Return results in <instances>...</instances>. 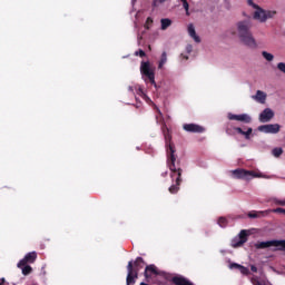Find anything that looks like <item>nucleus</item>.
<instances>
[{
	"label": "nucleus",
	"mask_w": 285,
	"mask_h": 285,
	"mask_svg": "<svg viewBox=\"0 0 285 285\" xmlns=\"http://www.w3.org/2000/svg\"><path fill=\"white\" fill-rule=\"evenodd\" d=\"M188 35L189 37H191V39H194V41H196V43H202V39L199 38V36H197V32L195 31V26H193V23L188 26Z\"/></svg>",
	"instance_id": "15"
},
{
	"label": "nucleus",
	"mask_w": 285,
	"mask_h": 285,
	"mask_svg": "<svg viewBox=\"0 0 285 285\" xmlns=\"http://www.w3.org/2000/svg\"><path fill=\"white\" fill-rule=\"evenodd\" d=\"M160 1V3H164V1H166V0H159Z\"/></svg>",
	"instance_id": "39"
},
{
	"label": "nucleus",
	"mask_w": 285,
	"mask_h": 285,
	"mask_svg": "<svg viewBox=\"0 0 285 285\" xmlns=\"http://www.w3.org/2000/svg\"><path fill=\"white\" fill-rule=\"evenodd\" d=\"M262 57H264L266 61H273V59H275V56H273V53H268L267 51H262Z\"/></svg>",
	"instance_id": "22"
},
{
	"label": "nucleus",
	"mask_w": 285,
	"mask_h": 285,
	"mask_svg": "<svg viewBox=\"0 0 285 285\" xmlns=\"http://www.w3.org/2000/svg\"><path fill=\"white\" fill-rule=\"evenodd\" d=\"M165 140H166V148H167V166L169 170L171 171L170 177L173 181H175L174 185H171L168 188V191L171 195H177L179 193V186H181V173H184V169L177 165V155H175V145L170 141V138H168V135L165 134Z\"/></svg>",
	"instance_id": "1"
},
{
	"label": "nucleus",
	"mask_w": 285,
	"mask_h": 285,
	"mask_svg": "<svg viewBox=\"0 0 285 285\" xmlns=\"http://www.w3.org/2000/svg\"><path fill=\"white\" fill-rule=\"evenodd\" d=\"M259 215H264V212H255V210H253V212L248 213V217L250 219H257V217H259Z\"/></svg>",
	"instance_id": "24"
},
{
	"label": "nucleus",
	"mask_w": 285,
	"mask_h": 285,
	"mask_svg": "<svg viewBox=\"0 0 285 285\" xmlns=\"http://www.w3.org/2000/svg\"><path fill=\"white\" fill-rule=\"evenodd\" d=\"M153 275H159V273L157 272V267L155 265H147L144 276L146 277V279H150Z\"/></svg>",
	"instance_id": "14"
},
{
	"label": "nucleus",
	"mask_w": 285,
	"mask_h": 285,
	"mask_svg": "<svg viewBox=\"0 0 285 285\" xmlns=\"http://www.w3.org/2000/svg\"><path fill=\"white\" fill-rule=\"evenodd\" d=\"M232 173L236 179H248V177H259L257 173L246 169H235Z\"/></svg>",
	"instance_id": "8"
},
{
	"label": "nucleus",
	"mask_w": 285,
	"mask_h": 285,
	"mask_svg": "<svg viewBox=\"0 0 285 285\" xmlns=\"http://www.w3.org/2000/svg\"><path fill=\"white\" fill-rule=\"evenodd\" d=\"M272 153H273L274 157H279L284 153V149L276 147L273 149Z\"/></svg>",
	"instance_id": "26"
},
{
	"label": "nucleus",
	"mask_w": 285,
	"mask_h": 285,
	"mask_svg": "<svg viewBox=\"0 0 285 285\" xmlns=\"http://www.w3.org/2000/svg\"><path fill=\"white\" fill-rule=\"evenodd\" d=\"M183 59H185L186 61H188V56H184L181 55Z\"/></svg>",
	"instance_id": "37"
},
{
	"label": "nucleus",
	"mask_w": 285,
	"mask_h": 285,
	"mask_svg": "<svg viewBox=\"0 0 285 285\" xmlns=\"http://www.w3.org/2000/svg\"><path fill=\"white\" fill-rule=\"evenodd\" d=\"M238 135H244L245 139H250V135H253V128H248L246 131L242 130V127L234 128Z\"/></svg>",
	"instance_id": "16"
},
{
	"label": "nucleus",
	"mask_w": 285,
	"mask_h": 285,
	"mask_svg": "<svg viewBox=\"0 0 285 285\" xmlns=\"http://www.w3.org/2000/svg\"><path fill=\"white\" fill-rule=\"evenodd\" d=\"M135 56H136V57H141V58H144V57H146V51L139 49L138 51L135 52Z\"/></svg>",
	"instance_id": "27"
},
{
	"label": "nucleus",
	"mask_w": 285,
	"mask_h": 285,
	"mask_svg": "<svg viewBox=\"0 0 285 285\" xmlns=\"http://www.w3.org/2000/svg\"><path fill=\"white\" fill-rule=\"evenodd\" d=\"M166 61H168V56H167L166 51H164L161 53V58H160L158 68H161L166 63Z\"/></svg>",
	"instance_id": "23"
},
{
	"label": "nucleus",
	"mask_w": 285,
	"mask_h": 285,
	"mask_svg": "<svg viewBox=\"0 0 285 285\" xmlns=\"http://www.w3.org/2000/svg\"><path fill=\"white\" fill-rule=\"evenodd\" d=\"M229 268H237L239 271V268H242V265L237 264V263H232L229 265Z\"/></svg>",
	"instance_id": "32"
},
{
	"label": "nucleus",
	"mask_w": 285,
	"mask_h": 285,
	"mask_svg": "<svg viewBox=\"0 0 285 285\" xmlns=\"http://www.w3.org/2000/svg\"><path fill=\"white\" fill-rule=\"evenodd\" d=\"M273 117H275V112L273 111V109L266 108L259 115V122L266 124V122L271 121V119H273Z\"/></svg>",
	"instance_id": "12"
},
{
	"label": "nucleus",
	"mask_w": 285,
	"mask_h": 285,
	"mask_svg": "<svg viewBox=\"0 0 285 285\" xmlns=\"http://www.w3.org/2000/svg\"><path fill=\"white\" fill-rule=\"evenodd\" d=\"M238 271H240L242 275H248L249 273L248 268L243 265H240Z\"/></svg>",
	"instance_id": "28"
},
{
	"label": "nucleus",
	"mask_w": 285,
	"mask_h": 285,
	"mask_svg": "<svg viewBox=\"0 0 285 285\" xmlns=\"http://www.w3.org/2000/svg\"><path fill=\"white\" fill-rule=\"evenodd\" d=\"M140 72L142 77H145V81L149 80V83H151V86L157 87V82H155V70L153 69V67H150V62L142 61L140 65Z\"/></svg>",
	"instance_id": "4"
},
{
	"label": "nucleus",
	"mask_w": 285,
	"mask_h": 285,
	"mask_svg": "<svg viewBox=\"0 0 285 285\" xmlns=\"http://www.w3.org/2000/svg\"><path fill=\"white\" fill-rule=\"evenodd\" d=\"M165 175H168V171H166Z\"/></svg>",
	"instance_id": "40"
},
{
	"label": "nucleus",
	"mask_w": 285,
	"mask_h": 285,
	"mask_svg": "<svg viewBox=\"0 0 285 285\" xmlns=\"http://www.w3.org/2000/svg\"><path fill=\"white\" fill-rule=\"evenodd\" d=\"M250 28H253V24L248 20L239 21L237 23V32L240 41L247 46V48L255 49L257 48V41H255Z\"/></svg>",
	"instance_id": "2"
},
{
	"label": "nucleus",
	"mask_w": 285,
	"mask_h": 285,
	"mask_svg": "<svg viewBox=\"0 0 285 285\" xmlns=\"http://www.w3.org/2000/svg\"><path fill=\"white\" fill-rule=\"evenodd\" d=\"M281 128L282 126H279V124H269V125L258 126L259 132H265V135H277Z\"/></svg>",
	"instance_id": "5"
},
{
	"label": "nucleus",
	"mask_w": 285,
	"mask_h": 285,
	"mask_svg": "<svg viewBox=\"0 0 285 285\" xmlns=\"http://www.w3.org/2000/svg\"><path fill=\"white\" fill-rule=\"evenodd\" d=\"M248 6H252L254 10V19L256 21H261V23H265L267 19H273L277 14V11L264 10L258 4H255L253 0L247 1Z\"/></svg>",
	"instance_id": "3"
},
{
	"label": "nucleus",
	"mask_w": 285,
	"mask_h": 285,
	"mask_svg": "<svg viewBox=\"0 0 285 285\" xmlns=\"http://www.w3.org/2000/svg\"><path fill=\"white\" fill-rule=\"evenodd\" d=\"M186 52H187L188 55H190V52H193V45H187V47H186Z\"/></svg>",
	"instance_id": "33"
},
{
	"label": "nucleus",
	"mask_w": 285,
	"mask_h": 285,
	"mask_svg": "<svg viewBox=\"0 0 285 285\" xmlns=\"http://www.w3.org/2000/svg\"><path fill=\"white\" fill-rule=\"evenodd\" d=\"M139 278V274L132 271V261L128 262L127 265V278L126 284L127 285H135L137 284V279Z\"/></svg>",
	"instance_id": "6"
},
{
	"label": "nucleus",
	"mask_w": 285,
	"mask_h": 285,
	"mask_svg": "<svg viewBox=\"0 0 285 285\" xmlns=\"http://www.w3.org/2000/svg\"><path fill=\"white\" fill-rule=\"evenodd\" d=\"M161 23V30H168V28H170V26H173V20L168 19V18H163L160 20Z\"/></svg>",
	"instance_id": "18"
},
{
	"label": "nucleus",
	"mask_w": 285,
	"mask_h": 285,
	"mask_svg": "<svg viewBox=\"0 0 285 285\" xmlns=\"http://www.w3.org/2000/svg\"><path fill=\"white\" fill-rule=\"evenodd\" d=\"M22 271V275H30L32 273V267L30 265H22V267H19Z\"/></svg>",
	"instance_id": "19"
},
{
	"label": "nucleus",
	"mask_w": 285,
	"mask_h": 285,
	"mask_svg": "<svg viewBox=\"0 0 285 285\" xmlns=\"http://www.w3.org/2000/svg\"><path fill=\"white\" fill-rule=\"evenodd\" d=\"M180 1H181V3H183V8H184L185 11H186V16H187V17H190V11H189L190 6L188 4V0H180Z\"/></svg>",
	"instance_id": "21"
},
{
	"label": "nucleus",
	"mask_w": 285,
	"mask_h": 285,
	"mask_svg": "<svg viewBox=\"0 0 285 285\" xmlns=\"http://www.w3.org/2000/svg\"><path fill=\"white\" fill-rule=\"evenodd\" d=\"M277 68H278V70H279L281 72H284V75H285V63H284V62H279V63L277 65Z\"/></svg>",
	"instance_id": "29"
},
{
	"label": "nucleus",
	"mask_w": 285,
	"mask_h": 285,
	"mask_svg": "<svg viewBox=\"0 0 285 285\" xmlns=\"http://www.w3.org/2000/svg\"><path fill=\"white\" fill-rule=\"evenodd\" d=\"M183 129L186 132H197V134L206 132V128L197 124H185L183 125Z\"/></svg>",
	"instance_id": "11"
},
{
	"label": "nucleus",
	"mask_w": 285,
	"mask_h": 285,
	"mask_svg": "<svg viewBox=\"0 0 285 285\" xmlns=\"http://www.w3.org/2000/svg\"><path fill=\"white\" fill-rule=\"evenodd\" d=\"M253 98L256 99V101H259V104H264L266 101V94L262 90H257Z\"/></svg>",
	"instance_id": "17"
},
{
	"label": "nucleus",
	"mask_w": 285,
	"mask_h": 285,
	"mask_svg": "<svg viewBox=\"0 0 285 285\" xmlns=\"http://www.w3.org/2000/svg\"><path fill=\"white\" fill-rule=\"evenodd\" d=\"M283 215H285V210H284V214Z\"/></svg>",
	"instance_id": "41"
},
{
	"label": "nucleus",
	"mask_w": 285,
	"mask_h": 285,
	"mask_svg": "<svg viewBox=\"0 0 285 285\" xmlns=\"http://www.w3.org/2000/svg\"><path fill=\"white\" fill-rule=\"evenodd\" d=\"M275 204L277 206H285V199L281 200V199H275Z\"/></svg>",
	"instance_id": "30"
},
{
	"label": "nucleus",
	"mask_w": 285,
	"mask_h": 285,
	"mask_svg": "<svg viewBox=\"0 0 285 285\" xmlns=\"http://www.w3.org/2000/svg\"><path fill=\"white\" fill-rule=\"evenodd\" d=\"M250 271H252V273H257V266L252 265V266H250Z\"/></svg>",
	"instance_id": "35"
},
{
	"label": "nucleus",
	"mask_w": 285,
	"mask_h": 285,
	"mask_svg": "<svg viewBox=\"0 0 285 285\" xmlns=\"http://www.w3.org/2000/svg\"><path fill=\"white\" fill-rule=\"evenodd\" d=\"M146 262H144L142 257H137L135 262H132V272L139 275V271L144 268Z\"/></svg>",
	"instance_id": "13"
},
{
	"label": "nucleus",
	"mask_w": 285,
	"mask_h": 285,
	"mask_svg": "<svg viewBox=\"0 0 285 285\" xmlns=\"http://www.w3.org/2000/svg\"><path fill=\"white\" fill-rule=\"evenodd\" d=\"M284 212H285V209L282 208V207H277V208L272 210V213H282L283 215H284Z\"/></svg>",
	"instance_id": "31"
},
{
	"label": "nucleus",
	"mask_w": 285,
	"mask_h": 285,
	"mask_svg": "<svg viewBox=\"0 0 285 285\" xmlns=\"http://www.w3.org/2000/svg\"><path fill=\"white\" fill-rule=\"evenodd\" d=\"M153 6L154 7L157 6V0H154Z\"/></svg>",
	"instance_id": "38"
},
{
	"label": "nucleus",
	"mask_w": 285,
	"mask_h": 285,
	"mask_svg": "<svg viewBox=\"0 0 285 285\" xmlns=\"http://www.w3.org/2000/svg\"><path fill=\"white\" fill-rule=\"evenodd\" d=\"M227 118L229 119V121H242L243 124H250L253 121V118H250L248 114L235 115L229 112L227 115Z\"/></svg>",
	"instance_id": "9"
},
{
	"label": "nucleus",
	"mask_w": 285,
	"mask_h": 285,
	"mask_svg": "<svg viewBox=\"0 0 285 285\" xmlns=\"http://www.w3.org/2000/svg\"><path fill=\"white\" fill-rule=\"evenodd\" d=\"M37 262V252H30L18 263V268H22L28 264H35Z\"/></svg>",
	"instance_id": "10"
},
{
	"label": "nucleus",
	"mask_w": 285,
	"mask_h": 285,
	"mask_svg": "<svg viewBox=\"0 0 285 285\" xmlns=\"http://www.w3.org/2000/svg\"><path fill=\"white\" fill-rule=\"evenodd\" d=\"M218 226H220V228H226L228 226V219H226V217H219Z\"/></svg>",
	"instance_id": "20"
},
{
	"label": "nucleus",
	"mask_w": 285,
	"mask_h": 285,
	"mask_svg": "<svg viewBox=\"0 0 285 285\" xmlns=\"http://www.w3.org/2000/svg\"><path fill=\"white\" fill-rule=\"evenodd\" d=\"M4 284H6V278L4 277L0 278V285H4Z\"/></svg>",
	"instance_id": "36"
},
{
	"label": "nucleus",
	"mask_w": 285,
	"mask_h": 285,
	"mask_svg": "<svg viewBox=\"0 0 285 285\" xmlns=\"http://www.w3.org/2000/svg\"><path fill=\"white\" fill-rule=\"evenodd\" d=\"M225 132H226V135H233V129H230V128H226V130H225Z\"/></svg>",
	"instance_id": "34"
},
{
	"label": "nucleus",
	"mask_w": 285,
	"mask_h": 285,
	"mask_svg": "<svg viewBox=\"0 0 285 285\" xmlns=\"http://www.w3.org/2000/svg\"><path fill=\"white\" fill-rule=\"evenodd\" d=\"M153 23H154L153 18L148 17L145 22V29L150 30V28H153Z\"/></svg>",
	"instance_id": "25"
},
{
	"label": "nucleus",
	"mask_w": 285,
	"mask_h": 285,
	"mask_svg": "<svg viewBox=\"0 0 285 285\" xmlns=\"http://www.w3.org/2000/svg\"><path fill=\"white\" fill-rule=\"evenodd\" d=\"M246 242H248V233L246 232V229H242L238 234V238H234L232 240V247L239 248L240 246H244Z\"/></svg>",
	"instance_id": "7"
}]
</instances>
